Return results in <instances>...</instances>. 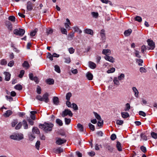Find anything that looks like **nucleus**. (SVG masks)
Segmentation results:
<instances>
[{
    "label": "nucleus",
    "mask_w": 157,
    "mask_h": 157,
    "mask_svg": "<svg viewBox=\"0 0 157 157\" xmlns=\"http://www.w3.org/2000/svg\"><path fill=\"white\" fill-rule=\"evenodd\" d=\"M68 51L70 54H72L73 53L75 52V49L71 47L68 48Z\"/></svg>",
    "instance_id": "e2e57ef3"
},
{
    "label": "nucleus",
    "mask_w": 157,
    "mask_h": 157,
    "mask_svg": "<svg viewBox=\"0 0 157 157\" xmlns=\"http://www.w3.org/2000/svg\"><path fill=\"white\" fill-rule=\"evenodd\" d=\"M116 147L119 151H121L122 150V147L121 145V144L119 141H117V144L116 145Z\"/></svg>",
    "instance_id": "412c9836"
},
{
    "label": "nucleus",
    "mask_w": 157,
    "mask_h": 157,
    "mask_svg": "<svg viewBox=\"0 0 157 157\" xmlns=\"http://www.w3.org/2000/svg\"><path fill=\"white\" fill-rule=\"evenodd\" d=\"M56 143L59 145H61L66 142V140L64 139H61L60 138H57Z\"/></svg>",
    "instance_id": "6e6552de"
},
{
    "label": "nucleus",
    "mask_w": 157,
    "mask_h": 157,
    "mask_svg": "<svg viewBox=\"0 0 157 157\" xmlns=\"http://www.w3.org/2000/svg\"><path fill=\"white\" fill-rule=\"evenodd\" d=\"M60 30H61V33L63 34H65L66 35L67 34V30L66 29H64L63 28H61Z\"/></svg>",
    "instance_id": "5fc2aeb1"
},
{
    "label": "nucleus",
    "mask_w": 157,
    "mask_h": 157,
    "mask_svg": "<svg viewBox=\"0 0 157 157\" xmlns=\"http://www.w3.org/2000/svg\"><path fill=\"white\" fill-rule=\"evenodd\" d=\"M18 121L17 120H13L11 123V125L12 127H14L17 123Z\"/></svg>",
    "instance_id": "8fccbe9b"
},
{
    "label": "nucleus",
    "mask_w": 157,
    "mask_h": 157,
    "mask_svg": "<svg viewBox=\"0 0 157 157\" xmlns=\"http://www.w3.org/2000/svg\"><path fill=\"white\" fill-rule=\"evenodd\" d=\"M22 125L21 122H19L15 127V128L16 130H18L21 128Z\"/></svg>",
    "instance_id": "c9c22d12"
},
{
    "label": "nucleus",
    "mask_w": 157,
    "mask_h": 157,
    "mask_svg": "<svg viewBox=\"0 0 157 157\" xmlns=\"http://www.w3.org/2000/svg\"><path fill=\"white\" fill-rule=\"evenodd\" d=\"M29 77L30 80L34 81L36 83V84L38 83V78L36 76L34 77L33 73H30L29 74Z\"/></svg>",
    "instance_id": "0eeeda50"
},
{
    "label": "nucleus",
    "mask_w": 157,
    "mask_h": 157,
    "mask_svg": "<svg viewBox=\"0 0 157 157\" xmlns=\"http://www.w3.org/2000/svg\"><path fill=\"white\" fill-rule=\"evenodd\" d=\"M72 108L74 110H78V107L76 104L73 103L72 104Z\"/></svg>",
    "instance_id": "13d9d810"
},
{
    "label": "nucleus",
    "mask_w": 157,
    "mask_h": 157,
    "mask_svg": "<svg viewBox=\"0 0 157 157\" xmlns=\"http://www.w3.org/2000/svg\"><path fill=\"white\" fill-rule=\"evenodd\" d=\"M123 123V121L121 120H117L116 121V123L117 125H121Z\"/></svg>",
    "instance_id": "603ef678"
},
{
    "label": "nucleus",
    "mask_w": 157,
    "mask_h": 157,
    "mask_svg": "<svg viewBox=\"0 0 157 157\" xmlns=\"http://www.w3.org/2000/svg\"><path fill=\"white\" fill-rule=\"evenodd\" d=\"M89 67L92 69H94L96 67V64L93 62L89 61Z\"/></svg>",
    "instance_id": "a211bd4d"
},
{
    "label": "nucleus",
    "mask_w": 157,
    "mask_h": 157,
    "mask_svg": "<svg viewBox=\"0 0 157 157\" xmlns=\"http://www.w3.org/2000/svg\"><path fill=\"white\" fill-rule=\"evenodd\" d=\"M135 21H138L139 22H140L142 21V18L139 16H136L135 18Z\"/></svg>",
    "instance_id": "79ce46f5"
},
{
    "label": "nucleus",
    "mask_w": 157,
    "mask_h": 157,
    "mask_svg": "<svg viewBox=\"0 0 157 157\" xmlns=\"http://www.w3.org/2000/svg\"><path fill=\"white\" fill-rule=\"evenodd\" d=\"M124 74L121 73L118 77V79L119 80H121L123 79L124 78Z\"/></svg>",
    "instance_id": "a19ab883"
},
{
    "label": "nucleus",
    "mask_w": 157,
    "mask_h": 157,
    "mask_svg": "<svg viewBox=\"0 0 157 157\" xmlns=\"http://www.w3.org/2000/svg\"><path fill=\"white\" fill-rule=\"evenodd\" d=\"M132 32V30L131 29H129L128 30H125L124 33V34L125 36H128L131 34Z\"/></svg>",
    "instance_id": "4be33fe9"
},
{
    "label": "nucleus",
    "mask_w": 157,
    "mask_h": 157,
    "mask_svg": "<svg viewBox=\"0 0 157 157\" xmlns=\"http://www.w3.org/2000/svg\"><path fill=\"white\" fill-rule=\"evenodd\" d=\"M121 115L122 117L124 118H126L129 117V114L128 113L125 112L121 113Z\"/></svg>",
    "instance_id": "5701e85b"
},
{
    "label": "nucleus",
    "mask_w": 157,
    "mask_h": 157,
    "mask_svg": "<svg viewBox=\"0 0 157 157\" xmlns=\"http://www.w3.org/2000/svg\"><path fill=\"white\" fill-rule=\"evenodd\" d=\"M21 122L22 123V124L23 125L24 129H27L28 128V125L26 121L25 120H24Z\"/></svg>",
    "instance_id": "bb28decb"
},
{
    "label": "nucleus",
    "mask_w": 157,
    "mask_h": 157,
    "mask_svg": "<svg viewBox=\"0 0 157 157\" xmlns=\"http://www.w3.org/2000/svg\"><path fill=\"white\" fill-rule=\"evenodd\" d=\"M56 123L60 126H62L63 123L62 121L59 119H57L56 120Z\"/></svg>",
    "instance_id": "c756f323"
},
{
    "label": "nucleus",
    "mask_w": 157,
    "mask_h": 157,
    "mask_svg": "<svg viewBox=\"0 0 157 157\" xmlns=\"http://www.w3.org/2000/svg\"><path fill=\"white\" fill-rule=\"evenodd\" d=\"M140 136L141 138L144 140H147V136L143 133H142L140 134Z\"/></svg>",
    "instance_id": "72a5a7b5"
},
{
    "label": "nucleus",
    "mask_w": 157,
    "mask_h": 157,
    "mask_svg": "<svg viewBox=\"0 0 157 157\" xmlns=\"http://www.w3.org/2000/svg\"><path fill=\"white\" fill-rule=\"evenodd\" d=\"M86 77L87 78L90 80H92L93 79V75L90 72H88L86 75Z\"/></svg>",
    "instance_id": "aec40b11"
},
{
    "label": "nucleus",
    "mask_w": 157,
    "mask_h": 157,
    "mask_svg": "<svg viewBox=\"0 0 157 157\" xmlns=\"http://www.w3.org/2000/svg\"><path fill=\"white\" fill-rule=\"evenodd\" d=\"M152 137L154 139L157 138V133L155 132H152L151 133Z\"/></svg>",
    "instance_id": "6e6d98bb"
},
{
    "label": "nucleus",
    "mask_w": 157,
    "mask_h": 157,
    "mask_svg": "<svg viewBox=\"0 0 157 157\" xmlns=\"http://www.w3.org/2000/svg\"><path fill=\"white\" fill-rule=\"evenodd\" d=\"M63 149L60 147H59L56 150V153L59 154L63 152Z\"/></svg>",
    "instance_id": "e433bc0d"
},
{
    "label": "nucleus",
    "mask_w": 157,
    "mask_h": 157,
    "mask_svg": "<svg viewBox=\"0 0 157 157\" xmlns=\"http://www.w3.org/2000/svg\"><path fill=\"white\" fill-rule=\"evenodd\" d=\"M115 70V69L114 67H112L110 68V69L108 70L107 71V73H110L114 72Z\"/></svg>",
    "instance_id": "864d4df0"
},
{
    "label": "nucleus",
    "mask_w": 157,
    "mask_h": 157,
    "mask_svg": "<svg viewBox=\"0 0 157 157\" xmlns=\"http://www.w3.org/2000/svg\"><path fill=\"white\" fill-rule=\"evenodd\" d=\"M147 41V42L148 45L150 47V48H149L147 47V48H148V50L153 49L154 48L155 46V44L153 42V40L150 39H148Z\"/></svg>",
    "instance_id": "423d86ee"
},
{
    "label": "nucleus",
    "mask_w": 157,
    "mask_h": 157,
    "mask_svg": "<svg viewBox=\"0 0 157 157\" xmlns=\"http://www.w3.org/2000/svg\"><path fill=\"white\" fill-rule=\"evenodd\" d=\"M55 71L58 73H60L61 71L59 66L57 65H56L54 66Z\"/></svg>",
    "instance_id": "2f4dec72"
},
{
    "label": "nucleus",
    "mask_w": 157,
    "mask_h": 157,
    "mask_svg": "<svg viewBox=\"0 0 157 157\" xmlns=\"http://www.w3.org/2000/svg\"><path fill=\"white\" fill-rule=\"evenodd\" d=\"M27 121L31 125H33L34 124V122L33 120L30 119L29 117L27 118Z\"/></svg>",
    "instance_id": "4d7b16f0"
},
{
    "label": "nucleus",
    "mask_w": 157,
    "mask_h": 157,
    "mask_svg": "<svg viewBox=\"0 0 157 157\" xmlns=\"http://www.w3.org/2000/svg\"><path fill=\"white\" fill-rule=\"evenodd\" d=\"M4 73L5 75V80L6 81H9L10 79V74L9 72H4Z\"/></svg>",
    "instance_id": "f8f14e48"
},
{
    "label": "nucleus",
    "mask_w": 157,
    "mask_h": 157,
    "mask_svg": "<svg viewBox=\"0 0 157 157\" xmlns=\"http://www.w3.org/2000/svg\"><path fill=\"white\" fill-rule=\"evenodd\" d=\"M25 32L24 29H22L19 28L18 29H15L13 30V33L15 34L22 36L25 33Z\"/></svg>",
    "instance_id": "7ed1b4c3"
},
{
    "label": "nucleus",
    "mask_w": 157,
    "mask_h": 157,
    "mask_svg": "<svg viewBox=\"0 0 157 157\" xmlns=\"http://www.w3.org/2000/svg\"><path fill=\"white\" fill-rule=\"evenodd\" d=\"M104 58L106 60L111 63H113L114 62V59L113 57L106 55L105 56Z\"/></svg>",
    "instance_id": "9d476101"
},
{
    "label": "nucleus",
    "mask_w": 157,
    "mask_h": 157,
    "mask_svg": "<svg viewBox=\"0 0 157 157\" xmlns=\"http://www.w3.org/2000/svg\"><path fill=\"white\" fill-rule=\"evenodd\" d=\"M32 132L33 133L39 134V130L37 127H34L32 129Z\"/></svg>",
    "instance_id": "393cba45"
},
{
    "label": "nucleus",
    "mask_w": 157,
    "mask_h": 157,
    "mask_svg": "<svg viewBox=\"0 0 157 157\" xmlns=\"http://www.w3.org/2000/svg\"><path fill=\"white\" fill-rule=\"evenodd\" d=\"M53 102L54 104L57 105L59 103V99L58 97L55 96L53 99Z\"/></svg>",
    "instance_id": "dca6fc26"
},
{
    "label": "nucleus",
    "mask_w": 157,
    "mask_h": 157,
    "mask_svg": "<svg viewBox=\"0 0 157 157\" xmlns=\"http://www.w3.org/2000/svg\"><path fill=\"white\" fill-rule=\"evenodd\" d=\"M116 138V136L115 134H113L110 136L111 139L112 140H114Z\"/></svg>",
    "instance_id": "69168bd1"
},
{
    "label": "nucleus",
    "mask_w": 157,
    "mask_h": 157,
    "mask_svg": "<svg viewBox=\"0 0 157 157\" xmlns=\"http://www.w3.org/2000/svg\"><path fill=\"white\" fill-rule=\"evenodd\" d=\"M14 88L18 90H21L22 88V86L21 85H17L14 87Z\"/></svg>",
    "instance_id": "49530a36"
},
{
    "label": "nucleus",
    "mask_w": 157,
    "mask_h": 157,
    "mask_svg": "<svg viewBox=\"0 0 157 157\" xmlns=\"http://www.w3.org/2000/svg\"><path fill=\"white\" fill-rule=\"evenodd\" d=\"M104 147L110 152H112L113 150V148L111 146L109 145L108 144H105L104 145Z\"/></svg>",
    "instance_id": "1a4fd4ad"
},
{
    "label": "nucleus",
    "mask_w": 157,
    "mask_h": 157,
    "mask_svg": "<svg viewBox=\"0 0 157 157\" xmlns=\"http://www.w3.org/2000/svg\"><path fill=\"white\" fill-rule=\"evenodd\" d=\"M47 57L51 61L53 60V55H51L50 53L48 52V53Z\"/></svg>",
    "instance_id": "bf43d9fd"
},
{
    "label": "nucleus",
    "mask_w": 157,
    "mask_h": 157,
    "mask_svg": "<svg viewBox=\"0 0 157 157\" xmlns=\"http://www.w3.org/2000/svg\"><path fill=\"white\" fill-rule=\"evenodd\" d=\"M94 113L95 116L96 118L99 121H101V118L100 116L97 113L94 112Z\"/></svg>",
    "instance_id": "c85d7f7f"
},
{
    "label": "nucleus",
    "mask_w": 157,
    "mask_h": 157,
    "mask_svg": "<svg viewBox=\"0 0 157 157\" xmlns=\"http://www.w3.org/2000/svg\"><path fill=\"white\" fill-rule=\"evenodd\" d=\"M67 115H69L70 117H72L73 115L72 113L69 109H65L62 112L61 114L62 117H63Z\"/></svg>",
    "instance_id": "20e7f679"
},
{
    "label": "nucleus",
    "mask_w": 157,
    "mask_h": 157,
    "mask_svg": "<svg viewBox=\"0 0 157 157\" xmlns=\"http://www.w3.org/2000/svg\"><path fill=\"white\" fill-rule=\"evenodd\" d=\"M84 32L85 33L89 34L91 35H93V30L90 29H86L84 30Z\"/></svg>",
    "instance_id": "f3484780"
},
{
    "label": "nucleus",
    "mask_w": 157,
    "mask_h": 157,
    "mask_svg": "<svg viewBox=\"0 0 157 157\" xmlns=\"http://www.w3.org/2000/svg\"><path fill=\"white\" fill-rule=\"evenodd\" d=\"M65 122V124L67 125L69 124L71 122V119L70 118H64Z\"/></svg>",
    "instance_id": "c03bdc74"
},
{
    "label": "nucleus",
    "mask_w": 157,
    "mask_h": 157,
    "mask_svg": "<svg viewBox=\"0 0 157 157\" xmlns=\"http://www.w3.org/2000/svg\"><path fill=\"white\" fill-rule=\"evenodd\" d=\"M141 52L144 53V51L146 49H148V48H146L145 45H143L141 47Z\"/></svg>",
    "instance_id": "3c124183"
},
{
    "label": "nucleus",
    "mask_w": 157,
    "mask_h": 157,
    "mask_svg": "<svg viewBox=\"0 0 157 157\" xmlns=\"http://www.w3.org/2000/svg\"><path fill=\"white\" fill-rule=\"evenodd\" d=\"M91 15L94 17L97 18L98 17V12H93L91 13Z\"/></svg>",
    "instance_id": "a18cd8bd"
},
{
    "label": "nucleus",
    "mask_w": 157,
    "mask_h": 157,
    "mask_svg": "<svg viewBox=\"0 0 157 157\" xmlns=\"http://www.w3.org/2000/svg\"><path fill=\"white\" fill-rule=\"evenodd\" d=\"M100 36L102 40L105 39V30L104 29H102L100 32Z\"/></svg>",
    "instance_id": "2eb2a0df"
},
{
    "label": "nucleus",
    "mask_w": 157,
    "mask_h": 157,
    "mask_svg": "<svg viewBox=\"0 0 157 157\" xmlns=\"http://www.w3.org/2000/svg\"><path fill=\"white\" fill-rule=\"evenodd\" d=\"M130 109V105L129 103H127L125 104V107L124 109L125 111H128Z\"/></svg>",
    "instance_id": "58836bf2"
},
{
    "label": "nucleus",
    "mask_w": 157,
    "mask_h": 157,
    "mask_svg": "<svg viewBox=\"0 0 157 157\" xmlns=\"http://www.w3.org/2000/svg\"><path fill=\"white\" fill-rule=\"evenodd\" d=\"M22 66L27 69L29 68V66L28 63L26 61H25L22 64Z\"/></svg>",
    "instance_id": "cd10ccee"
},
{
    "label": "nucleus",
    "mask_w": 157,
    "mask_h": 157,
    "mask_svg": "<svg viewBox=\"0 0 157 157\" xmlns=\"http://www.w3.org/2000/svg\"><path fill=\"white\" fill-rule=\"evenodd\" d=\"M64 62L65 63H70L71 62V59L70 57H68L67 58H65L64 59Z\"/></svg>",
    "instance_id": "680f3d73"
},
{
    "label": "nucleus",
    "mask_w": 157,
    "mask_h": 157,
    "mask_svg": "<svg viewBox=\"0 0 157 157\" xmlns=\"http://www.w3.org/2000/svg\"><path fill=\"white\" fill-rule=\"evenodd\" d=\"M118 78L117 77H114L113 79V82L115 84L117 85H119L120 83L118 80Z\"/></svg>",
    "instance_id": "09e8293b"
},
{
    "label": "nucleus",
    "mask_w": 157,
    "mask_h": 157,
    "mask_svg": "<svg viewBox=\"0 0 157 157\" xmlns=\"http://www.w3.org/2000/svg\"><path fill=\"white\" fill-rule=\"evenodd\" d=\"M136 61L137 63H138V64L140 66H142V63H143V61L142 59H136Z\"/></svg>",
    "instance_id": "f704fd0d"
},
{
    "label": "nucleus",
    "mask_w": 157,
    "mask_h": 157,
    "mask_svg": "<svg viewBox=\"0 0 157 157\" xmlns=\"http://www.w3.org/2000/svg\"><path fill=\"white\" fill-rule=\"evenodd\" d=\"M27 9L28 10L31 11L33 9V4L30 1L28 2L27 3Z\"/></svg>",
    "instance_id": "9b49d317"
},
{
    "label": "nucleus",
    "mask_w": 157,
    "mask_h": 157,
    "mask_svg": "<svg viewBox=\"0 0 157 157\" xmlns=\"http://www.w3.org/2000/svg\"><path fill=\"white\" fill-rule=\"evenodd\" d=\"M10 138L13 140L20 141L24 138V136L21 133H14L10 136Z\"/></svg>",
    "instance_id": "f03ea898"
},
{
    "label": "nucleus",
    "mask_w": 157,
    "mask_h": 157,
    "mask_svg": "<svg viewBox=\"0 0 157 157\" xmlns=\"http://www.w3.org/2000/svg\"><path fill=\"white\" fill-rule=\"evenodd\" d=\"M77 127L81 132H83V127L82 125L80 123H78L77 124Z\"/></svg>",
    "instance_id": "7c9ffc66"
},
{
    "label": "nucleus",
    "mask_w": 157,
    "mask_h": 157,
    "mask_svg": "<svg viewBox=\"0 0 157 157\" xmlns=\"http://www.w3.org/2000/svg\"><path fill=\"white\" fill-rule=\"evenodd\" d=\"M38 31L37 29H35L34 30L31 31L30 33V36H34L36 34V32Z\"/></svg>",
    "instance_id": "a878e982"
},
{
    "label": "nucleus",
    "mask_w": 157,
    "mask_h": 157,
    "mask_svg": "<svg viewBox=\"0 0 157 157\" xmlns=\"http://www.w3.org/2000/svg\"><path fill=\"white\" fill-rule=\"evenodd\" d=\"M29 140L32 141L35 138V136L33 134H30L29 135Z\"/></svg>",
    "instance_id": "ea45409f"
},
{
    "label": "nucleus",
    "mask_w": 157,
    "mask_h": 157,
    "mask_svg": "<svg viewBox=\"0 0 157 157\" xmlns=\"http://www.w3.org/2000/svg\"><path fill=\"white\" fill-rule=\"evenodd\" d=\"M12 113V111L10 110H8L6 111L4 114V116L6 117H9Z\"/></svg>",
    "instance_id": "b1692460"
},
{
    "label": "nucleus",
    "mask_w": 157,
    "mask_h": 157,
    "mask_svg": "<svg viewBox=\"0 0 157 157\" xmlns=\"http://www.w3.org/2000/svg\"><path fill=\"white\" fill-rule=\"evenodd\" d=\"M140 72L141 73H145L146 72V69L143 67H141L140 69Z\"/></svg>",
    "instance_id": "774afa93"
},
{
    "label": "nucleus",
    "mask_w": 157,
    "mask_h": 157,
    "mask_svg": "<svg viewBox=\"0 0 157 157\" xmlns=\"http://www.w3.org/2000/svg\"><path fill=\"white\" fill-rule=\"evenodd\" d=\"M110 51L109 49H103L102 51V53L104 55H105V56L107 55L106 54L108 53H110Z\"/></svg>",
    "instance_id": "de8ad7c7"
},
{
    "label": "nucleus",
    "mask_w": 157,
    "mask_h": 157,
    "mask_svg": "<svg viewBox=\"0 0 157 157\" xmlns=\"http://www.w3.org/2000/svg\"><path fill=\"white\" fill-rule=\"evenodd\" d=\"M53 126V124L50 122L48 123L44 122L43 124H40V128L43 129V130L46 133L51 131Z\"/></svg>",
    "instance_id": "f257e3e1"
},
{
    "label": "nucleus",
    "mask_w": 157,
    "mask_h": 157,
    "mask_svg": "<svg viewBox=\"0 0 157 157\" xmlns=\"http://www.w3.org/2000/svg\"><path fill=\"white\" fill-rule=\"evenodd\" d=\"M31 113L30 115V117L31 119L33 120H34L35 119V114L37 113L36 111H32L30 112Z\"/></svg>",
    "instance_id": "6ab92c4d"
},
{
    "label": "nucleus",
    "mask_w": 157,
    "mask_h": 157,
    "mask_svg": "<svg viewBox=\"0 0 157 157\" xmlns=\"http://www.w3.org/2000/svg\"><path fill=\"white\" fill-rule=\"evenodd\" d=\"M48 96L49 95L48 93H45L42 97L40 96V101H44L46 103H48L49 101Z\"/></svg>",
    "instance_id": "39448f33"
},
{
    "label": "nucleus",
    "mask_w": 157,
    "mask_h": 157,
    "mask_svg": "<svg viewBox=\"0 0 157 157\" xmlns=\"http://www.w3.org/2000/svg\"><path fill=\"white\" fill-rule=\"evenodd\" d=\"M8 19L12 22H14L15 21V17L13 16H10L9 17Z\"/></svg>",
    "instance_id": "37998d69"
},
{
    "label": "nucleus",
    "mask_w": 157,
    "mask_h": 157,
    "mask_svg": "<svg viewBox=\"0 0 157 157\" xmlns=\"http://www.w3.org/2000/svg\"><path fill=\"white\" fill-rule=\"evenodd\" d=\"M71 95L72 94L71 92H68L66 96V99L67 101H69L70 100V98L71 96Z\"/></svg>",
    "instance_id": "473e14b6"
},
{
    "label": "nucleus",
    "mask_w": 157,
    "mask_h": 157,
    "mask_svg": "<svg viewBox=\"0 0 157 157\" xmlns=\"http://www.w3.org/2000/svg\"><path fill=\"white\" fill-rule=\"evenodd\" d=\"M25 71L23 70H22L20 71V74L19 75V77L20 78H21L22 77L23 75L24 74Z\"/></svg>",
    "instance_id": "338daca9"
},
{
    "label": "nucleus",
    "mask_w": 157,
    "mask_h": 157,
    "mask_svg": "<svg viewBox=\"0 0 157 157\" xmlns=\"http://www.w3.org/2000/svg\"><path fill=\"white\" fill-rule=\"evenodd\" d=\"M98 136H102L104 135L103 133L101 131H98L96 132Z\"/></svg>",
    "instance_id": "052dcab7"
},
{
    "label": "nucleus",
    "mask_w": 157,
    "mask_h": 157,
    "mask_svg": "<svg viewBox=\"0 0 157 157\" xmlns=\"http://www.w3.org/2000/svg\"><path fill=\"white\" fill-rule=\"evenodd\" d=\"M88 126L91 130L92 131H94L95 130V128L94 126L91 123H89Z\"/></svg>",
    "instance_id": "4c0bfd02"
},
{
    "label": "nucleus",
    "mask_w": 157,
    "mask_h": 157,
    "mask_svg": "<svg viewBox=\"0 0 157 157\" xmlns=\"http://www.w3.org/2000/svg\"><path fill=\"white\" fill-rule=\"evenodd\" d=\"M46 82L47 84L51 85L54 84V81L53 79L49 78L46 80Z\"/></svg>",
    "instance_id": "4468645a"
},
{
    "label": "nucleus",
    "mask_w": 157,
    "mask_h": 157,
    "mask_svg": "<svg viewBox=\"0 0 157 157\" xmlns=\"http://www.w3.org/2000/svg\"><path fill=\"white\" fill-rule=\"evenodd\" d=\"M133 92L134 93V95L136 98L138 97L139 91L135 87L132 88Z\"/></svg>",
    "instance_id": "ddd939ff"
},
{
    "label": "nucleus",
    "mask_w": 157,
    "mask_h": 157,
    "mask_svg": "<svg viewBox=\"0 0 157 157\" xmlns=\"http://www.w3.org/2000/svg\"><path fill=\"white\" fill-rule=\"evenodd\" d=\"M53 32V29H49L47 30L46 32L48 34H52Z\"/></svg>",
    "instance_id": "0e129e2a"
}]
</instances>
